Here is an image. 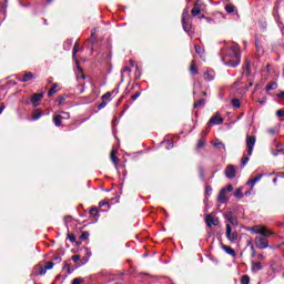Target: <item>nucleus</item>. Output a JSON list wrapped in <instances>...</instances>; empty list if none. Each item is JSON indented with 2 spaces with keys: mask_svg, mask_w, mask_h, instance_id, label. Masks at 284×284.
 Returning <instances> with one entry per match:
<instances>
[{
  "mask_svg": "<svg viewBox=\"0 0 284 284\" xmlns=\"http://www.w3.org/2000/svg\"><path fill=\"white\" fill-rule=\"evenodd\" d=\"M222 61L225 65H229V68L241 65V49H239V45H231L224 57H222Z\"/></svg>",
  "mask_w": 284,
  "mask_h": 284,
  "instance_id": "f257e3e1",
  "label": "nucleus"
},
{
  "mask_svg": "<svg viewBox=\"0 0 284 284\" xmlns=\"http://www.w3.org/2000/svg\"><path fill=\"white\" fill-rule=\"evenodd\" d=\"M41 101H43V92L33 93L30 98V101L24 102L26 105H30L32 103L33 108H39L41 105Z\"/></svg>",
  "mask_w": 284,
  "mask_h": 284,
  "instance_id": "f03ea898",
  "label": "nucleus"
},
{
  "mask_svg": "<svg viewBox=\"0 0 284 284\" xmlns=\"http://www.w3.org/2000/svg\"><path fill=\"white\" fill-rule=\"evenodd\" d=\"M254 145H256V135H246V153L248 156H252Z\"/></svg>",
  "mask_w": 284,
  "mask_h": 284,
  "instance_id": "7ed1b4c3",
  "label": "nucleus"
},
{
  "mask_svg": "<svg viewBox=\"0 0 284 284\" xmlns=\"http://www.w3.org/2000/svg\"><path fill=\"white\" fill-rule=\"evenodd\" d=\"M204 221H205L206 227L216 226L219 225V223H221L219 217H214L212 216V214L204 215Z\"/></svg>",
  "mask_w": 284,
  "mask_h": 284,
  "instance_id": "20e7f679",
  "label": "nucleus"
},
{
  "mask_svg": "<svg viewBox=\"0 0 284 284\" xmlns=\"http://www.w3.org/2000/svg\"><path fill=\"white\" fill-rule=\"evenodd\" d=\"M223 118H221V113L216 112L209 120L207 125H223Z\"/></svg>",
  "mask_w": 284,
  "mask_h": 284,
  "instance_id": "39448f33",
  "label": "nucleus"
},
{
  "mask_svg": "<svg viewBox=\"0 0 284 284\" xmlns=\"http://www.w3.org/2000/svg\"><path fill=\"white\" fill-rule=\"evenodd\" d=\"M255 245L258 250H266L270 247V241L266 237H255Z\"/></svg>",
  "mask_w": 284,
  "mask_h": 284,
  "instance_id": "423d86ee",
  "label": "nucleus"
},
{
  "mask_svg": "<svg viewBox=\"0 0 284 284\" xmlns=\"http://www.w3.org/2000/svg\"><path fill=\"white\" fill-rule=\"evenodd\" d=\"M226 239L234 243V241H239V232L232 233V226L226 224Z\"/></svg>",
  "mask_w": 284,
  "mask_h": 284,
  "instance_id": "0eeeda50",
  "label": "nucleus"
},
{
  "mask_svg": "<svg viewBox=\"0 0 284 284\" xmlns=\"http://www.w3.org/2000/svg\"><path fill=\"white\" fill-rule=\"evenodd\" d=\"M226 179H234L236 176V169L234 165H227L225 169Z\"/></svg>",
  "mask_w": 284,
  "mask_h": 284,
  "instance_id": "6e6552de",
  "label": "nucleus"
},
{
  "mask_svg": "<svg viewBox=\"0 0 284 284\" xmlns=\"http://www.w3.org/2000/svg\"><path fill=\"white\" fill-rule=\"evenodd\" d=\"M36 74L30 71H24V74L22 75V79H20L21 83H28L29 81H32V79H36Z\"/></svg>",
  "mask_w": 284,
  "mask_h": 284,
  "instance_id": "1a4fd4ad",
  "label": "nucleus"
},
{
  "mask_svg": "<svg viewBox=\"0 0 284 284\" xmlns=\"http://www.w3.org/2000/svg\"><path fill=\"white\" fill-rule=\"evenodd\" d=\"M201 0H197L193 3V9L191 10L192 17H199L201 14V4L199 3Z\"/></svg>",
  "mask_w": 284,
  "mask_h": 284,
  "instance_id": "9d476101",
  "label": "nucleus"
},
{
  "mask_svg": "<svg viewBox=\"0 0 284 284\" xmlns=\"http://www.w3.org/2000/svg\"><path fill=\"white\" fill-rule=\"evenodd\" d=\"M253 234H261V236H272L274 232L267 229L252 230Z\"/></svg>",
  "mask_w": 284,
  "mask_h": 284,
  "instance_id": "9b49d317",
  "label": "nucleus"
},
{
  "mask_svg": "<svg viewBox=\"0 0 284 284\" xmlns=\"http://www.w3.org/2000/svg\"><path fill=\"white\" fill-rule=\"evenodd\" d=\"M261 179H263V174H257L255 178L250 179L246 182V185H250L251 189H253L254 185H256L258 183V181H261Z\"/></svg>",
  "mask_w": 284,
  "mask_h": 284,
  "instance_id": "f8f14e48",
  "label": "nucleus"
},
{
  "mask_svg": "<svg viewBox=\"0 0 284 284\" xmlns=\"http://www.w3.org/2000/svg\"><path fill=\"white\" fill-rule=\"evenodd\" d=\"M190 74L192 77H195V74H199V67H196V61L192 60L189 68Z\"/></svg>",
  "mask_w": 284,
  "mask_h": 284,
  "instance_id": "ddd939ff",
  "label": "nucleus"
},
{
  "mask_svg": "<svg viewBox=\"0 0 284 284\" xmlns=\"http://www.w3.org/2000/svg\"><path fill=\"white\" fill-rule=\"evenodd\" d=\"M217 202L219 203H227V193L225 192V190H221L219 195H217Z\"/></svg>",
  "mask_w": 284,
  "mask_h": 284,
  "instance_id": "4468645a",
  "label": "nucleus"
},
{
  "mask_svg": "<svg viewBox=\"0 0 284 284\" xmlns=\"http://www.w3.org/2000/svg\"><path fill=\"white\" fill-rule=\"evenodd\" d=\"M42 116H43V111H41V109H36L33 110L31 119L33 121H39V119H41Z\"/></svg>",
  "mask_w": 284,
  "mask_h": 284,
  "instance_id": "2eb2a0df",
  "label": "nucleus"
},
{
  "mask_svg": "<svg viewBox=\"0 0 284 284\" xmlns=\"http://www.w3.org/2000/svg\"><path fill=\"white\" fill-rule=\"evenodd\" d=\"M222 250L229 254L230 256H236V251H234V248L225 245V244H222Z\"/></svg>",
  "mask_w": 284,
  "mask_h": 284,
  "instance_id": "dca6fc26",
  "label": "nucleus"
},
{
  "mask_svg": "<svg viewBox=\"0 0 284 284\" xmlns=\"http://www.w3.org/2000/svg\"><path fill=\"white\" fill-rule=\"evenodd\" d=\"M255 48H256V52L257 54H263V44H261V41L258 40V38L255 36Z\"/></svg>",
  "mask_w": 284,
  "mask_h": 284,
  "instance_id": "f3484780",
  "label": "nucleus"
},
{
  "mask_svg": "<svg viewBox=\"0 0 284 284\" xmlns=\"http://www.w3.org/2000/svg\"><path fill=\"white\" fill-rule=\"evenodd\" d=\"M63 121V116L57 114V115H53V123L55 125V128H61V123Z\"/></svg>",
  "mask_w": 284,
  "mask_h": 284,
  "instance_id": "a211bd4d",
  "label": "nucleus"
},
{
  "mask_svg": "<svg viewBox=\"0 0 284 284\" xmlns=\"http://www.w3.org/2000/svg\"><path fill=\"white\" fill-rule=\"evenodd\" d=\"M261 270H263V264H261V262H252L253 272H261Z\"/></svg>",
  "mask_w": 284,
  "mask_h": 284,
  "instance_id": "6ab92c4d",
  "label": "nucleus"
},
{
  "mask_svg": "<svg viewBox=\"0 0 284 284\" xmlns=\"http://www.w3.org/2000/svg\"><path fill=\"white\" fill-rule=\"evenodd\" d=\"M196 54L200 55L201 59H203V54H205V49L199 44L194 45Z\"/></svg>",
  "mask_w": 284,
  "mask_h": 284,
  "instance_id": "aec40b11",
  "label": "nucleus"
},
{
  "mask_svg": "<svg viewBox=\"0 0 284 284\" xmlns=\"http://www.w3.org/2000/svg\"><path fill=\"white\" fill-rule=\"evenodd\" d=\"M110 159H111L112 163H114V165H119L120 160L116 156V151L115 150L111 151Z\"/></svg>",
  "mask_w": 284,
  "mask_h": 284,
  "instance_id": "412c9836",
  "label": "nucleus"
},
{
  "mask_svg": "<svg viewBox=\"0 0 284 284\" xmlns=\"http://www.w3.org/2000/svg\"><path fill=\"white\" fill-rule=\"evenodd\" d=\"M244 70L246 71V77H250L252 74V67L250 60L245 61Z\"/></svg>",
  "mask_w": 284,
  "mask_h": 284,
  "instance_id": "4be33fe9",
  "label": "nucleus"
},
{
  "mask_svg": "<svg viewBox=\"0 0 284 284\" xmlns=\"http://www.w3.org/2000/svg\"><path fill=\"white\" fill-rule=\"evenodd\" d=\"M182 26H183L184 32H190V30H192V24L185 21V19H182Z\"/></svg>",
  "mask_w": 284,
  "mask_h": 284,
  "instance_id": "5701e85b",
  "label": "nucleus"
},
{
  "mask_svg": "<svg viewBox=\"0 0 284 284\" xmlns=\"http://www.w3.org/2000/svg\"><path fill=\"white\" fill-rule=\"evenodd\" d=\"M247 163H250V154H246V152H244V155L242 156L241 166L245 168V165H247Z\"/></svg>",
  "mask_w": 284,
  "mask_h": 284,
  "instance_id": "b1692460",
  "label": "nucleus"
},
{
  "mask_svg": "<svg viewBox=\"0 0 284 284\" xmlns=\"http://www.w3.org/2000/svg\"><path fill=\"white\" fill-rule=\"evenodd\" d=\"M57 88H59V84L53 83L51 89L48 91V97H52V95L57 94Z\"/></svg>",
  "mask_w": 284,
  "mask_h": 284,
  "instance_id": "393cba45",
  "label": "nucleus"
},
{
  "mask_svg": "<svg viewBox=\"0 0 284 284\" xmlns=\"http://www.w3.org/2000/svg\"><path fill=\"white\" fill-rule=\"evenodd\" d=\"M213 148H217L219 150H225V144L221 142V140L216 139L215 143H213Z\"/></svg>",
  "mask_w": 284,
  "mask_h": 284,
  "instance_id": "a878e982",
  "label": "nucleus"
},
{
  "mask_svg": "<svg viewBox=\"0 0 284 284\" xmlns=\"http://www.w3.org/2000/svg\"><path fill=\"white\" fill-rule=\"evenodd\" d=\"M236 7H234V4H226L225 6V11L227 12V14H232L233 12H235Z\"/></svg>",
  "mask_w": 284,
  "mask_h": 284,
  "instance_id": "bb28decb",
  "label": "nucleus"
},
{
  "mask_svg": "<svg viewBox=\"0 0 284 284\" xmlns=\"http://www.w3.org/2000/svg\"><path fill=\"white\" fill-rule=\"evenodd\" d=\"M231 105L233 106V108H235V109H239V108H241V100H239V99H232L231 100Z\"/></svg>",
  "mask_w": 284,
  "mask_h": 284,
  "instance_id": "cd10ccee",
  "label": "nucleus"
},
{
  "mask_svg": "<svg viewBox=\"0 0 284 284\" xmlns=\"http://www.w3.org/2000/svg\"><path fill=\"white\" fill-rule=\"evenodd\" d=\"M90 216H99V209L97 206H92L89 211Z\"/></svg>",
  "mask_w": 284,
  "mask_h": 284,
  "instance_id": "c85d7f7f",
  "label": "nucleus"
},
{
  "mask_svg": "<svg viewBox=\"0 0 284 284\" xmlns=\"http://www.w3.org/2000/svg\"><path fill=\"white\" fill-rule=\"evenodd\" d=\"M201 105H205V99H200L194 102L193 108H201Z\"/></svg>",
  "mask_w": 284,
  "mask_h": 284,
  "instance_id": "c756f323",
  "label": "nucleus"
},
{
  "mask_svg": "<svg viewBox=\"0 0 284 284\" xmlns=\"http://www.w3.org/2000/svg\"><path fill=\"white\" fill-rule=\"evenodd\" d=\"M234 196L236 199H243V189L242 187L236 189Z\"/></svg>",
  "mask_w": 284,
  "mask_h": 284,
  "instance_id": "7c9ffc66",
  "label": "nucleus"
},
{
  "mask_svg": "<svg viewBox=\"0 0 284 284\" xmlns=\"http://www.w3.org/2000/svg\"><path fill=\"white\" fill-rule=\"evenodd\" d=\"M81 241H88L90 239V232L83 231L80 235Z\"/></svg>",
  "mask_w": 284,
  "mask_h": 284,
  "instance_id": "2f4dec72",
  "label": "nucleus"
},
{
  "mask_svg": "<svg viewBox=\"0 0 284 284\" xmlns=\"http://www.w3.org/2000/svg\"><path fill=\"white\" fill-rule=\"evenodd\" d=\"M204 81H214V75H212V73L206 71L204 73Z\"/></svg>",
  "mask_w": 284,
  "mask_h": 284,
  "instance_id": "473e14b6",
  "label": "nucleus"
},
{
  "mask_svg": "<svg viewBox=\"0 0 284 284\" xmlns=\"http://www.w3.org/2000/svg\"><path fill=\"white\" fill-rule=\"evenodd\" d=\"M226 219H227L229 223H231V225H236V223H237L236 217H234L232 215H226Z\"/></svg>",
  "mask_w": 284,
  "mask_h": 284,
  "instance_id": "72a5a7b5",
  "label": "nucleus"
},
{
  "mask_svg": "<svg viewBox=\"0 0 284 284\" xmlns=\"http://www.w3.org/2000/svg\"><path fill=\"white\" fill-rule=\"evenodd\" d=\"M77 52H79V42H75L72 51L73 59H77Z\"/></svg>",
  "mask_w": 284,
  "mask_h": 284,
  "instance_id": "f704fd0d",
  "label": "nucleus"
},
{
  "mask_svg": "<svg viewBox=\"0 0 284 284\" xmlns=\"http://www.w3.org/2000/svg\"><path fill=\"white\" fill-rule=\"evenodd\" d=\"M270 90H276V82H271L266 85V91L270 92Z\"/></svg>",
  "mask_w": 284,
  "mask_h": 284,
  "instance_id": "c9c22d12",
  "label": "nucleus"
},
{
  "mask_svg": "<svg viewBox=\"0 0 284 284\" xmlns=\"http://www.w3.org/2000/svg\"><path fill=\"white\" fill-rule=\"evenodd\" d=\"M241 284H250V277L248 275H243L241 278Z\"/></svg>",
  "mask_w": 284,
  "mask_h": 284,
  "instance_id": "e433bc0d",
  "label": "nucleus"
},
{
  "mask_svg": "<svg viewBox=\"0 0 284 284\" xmlns=\"http://www.w3.org/2000/svg\"><path fill=\"white\" fill-rule=\"evenodd\" d=\"M67 239H69V241H70L71 243H77V237L74 236V234L68 233V234H67Z\"/></svg>",
  "mask_w": 284,
  "mask_h": 284,
  "instance_id": "4c0bfd02",
  "label": "nucleus"
},
{
  "mask_svg": "<svg viewBox=\"0 0 284 284\" xmlns=\"http://www.w3.org/2000/svg\"><path fill=\"white\" fill-rule=\"evenodd\" d=\"M48 272V268H45V266H40L39 267V274L40 276H44V274Z\"/></svg>",
  "mask_w": 284,
  "mask_h": 284,
  "instance_id": "58836bf2",
  "label": "nucleus"
},
{
  "mask_svg": "<svg viewBox=\"0 0 284 284\" xmlns=\"http://www.w3.org/2000/svg\"><path fill=\"white\" fill-rule=\"evenodd\" d=\"M196 148H197V150H201V148H205V141L204 140H199Z\"/></svg>",
  "mask_w": 284,
  "mask_h": 284,
  "instance_id": "ea45409f",
  "label": "nucleus"
},
{
  "mask_svg": "<svg viewBox=\"0 0 284 284\" xmlns=\"http://www.w3.org/2000/svg\"><path fill=\"white\" fill-rule=\"evenodd\" d=\"M111 97H112V93L106 92V93H104V94L102 95V101H108V99H109V101H111V100H110Z\"/></svg>",
  "mask_w": 284,
  "mask_h": 284,
  "instance_id": "a19ab883",
  "label": "nucleus"
},
{
  "mask_svg": "<svg viewBox=\"0 0 284 284\" xmlns=\"http://www.w3.org/2000/svg\"><path fill=\"white\" fill-rule=\"evenodd\" d=\"M45 270H52V267H54V262H47L44 265Z\"/></svg>",
  "mask_w": 284,
  "mask_h": 284,
  "instance_id": "79ce46f5",
  "label": "nucleus"
},
{
  "mask_svg": "<svg viewBox=\"0 0 284 284\" xmlns=\"http://www.w3.org/2000/svg\"><path fill=\"white\" fill-rule=\"evenodd\" d=\"M205 195H206V196H212V186L206 185Z\"/></svg>",
  "mask_w": 284,
  "mask_h": 284,
  "instance_id": "37998d69",
  "label": "nucleus"
},
{
  "mask_svg": "<svg viewBox=\"0 0 284 284\" xmlns=\"http://www.w3.org/2000/svg\"><path fill=\"white\" fill-rule=\"evenodd\" d=\"M139 97H141V91H136L132 97L131 100L132 101H136L139 99Z\"/></svg>",
  "mask_w": 284,
  "mask_h": 284,
  "instance_id": "c03bdc74",
  "label": "nucleus"
},
{
  "mask_svg": "<svg viewBox=\"0 0 284 284\" xmlns=\"http://www.w3.org/2000/svg\"><path fill=\"white\" fill-rule=\"evenodd\" d=\"M108 105V101L102 100V102L98 105V110H103Z\"/></svg>",
  "mask_w": 284,
  "mask_h": 284,
  "instance_id": "a18cd8bd",
  "label": "nucleus"
},
{
  "mask_svg": "<svg viewBox=\"0 0 284 284\" xmlns=\"http://www.w3.org/2000/svg\"><path fill=\"white\" fill-rule=\"evenodd\" d=\"M71 261H73V263H79V261H81V255H73Z\"/></svg>",
  "mask_w": 284,
  "mask_h": 284,
  "instance_id": "49530a36",
  "label": "nucleus"
},
{
  "mask_svg": "<svg viewBox=\"0 0 284 284\" xmlns=\"http://www.w3.org/2000/svg\"><path fill=\"white\" fill-rule=\"evenodd\" d=\"M81 283H83V278H81V277H75L72 281V284H81Z\"/></svg>",
  "mask_w": 284,
  "mask_h": 284,
  "instance_id": "de8ad7c7",
  "label": "nucleus"
},
{
  "mask_svg": "<svg viewBox=\"0 0 284 284\" xmlns=\"http://www.w3.org/2000/svg\"><path fill=\"white\" fill-rule=\"evenodd\" d=\"M109 92L111 93V97H112V94H113V97H116V94H119V85Z\"/></svg>",
  "mask_w": 284,
  "mask_h": 284,
  "instance_id": "09e8293b",
  "label": "nucleus"
},
{
  "mask_svg": "<svg viewBox=\"0 0 284 284\" xmlns=\"http://www.w3.org/2000/svg\"><path fill=\"white\" fill-rule=\"evenodd\" d=\"M63 103H65V97H60L58 99V105H63Z\"/></svg>",
  "mask_w": 284,
  "mask_h": 284,
  "instance_id": "8fccbe9b",
  "label": "nucleus"
},
{
  "mask_svg": "<svg viewBox=\"0 0 284 284\" xmlns=\"http://www.w3.org/2000/svg\"><path fill=\"white\" fill-rule=\"evenodd\" d=\"M222 190H225V192H232L234 190V186L232 184H229L226 187H223Z\"/></svg>",
  "mask_w": 284,
  "mask_h": 284,
  "instance_id": "3c124183",
  "label": "nucleus"
},
{
  "mask_svg": "<svg viewBox=\"0 0 284 284\" xmlns=\"http://www.w3.org/2000/svg\"><path fill=\"white\" fill-rule=\"evenodd\" d=\"M251 256L254 258L256 256V248H254V245L251 246Z\"/></svg>",
  "mask_w": 284,
  "mask_h": 284,
  "instance_id": "603ef678",
  "label": "nucleus"
},
{
  "mask_svg": "<svg viewBox=\"0 0 284 284\" xmlns=\"http://www.w3.org/2000/svg\"><path fill=\"white\" fill-rule=\"evenodd\" d=\"M64 270H67L68 274H72V271L70 270V264L64 263Z\"/></svg>",
  "mask_w": 284,
  "mask_h": 284,
  "instance_id": "864d4df0",
  "label": "nucleus"
},
{
  "mask_svg": "<svg viewBox=\"0 0 284 284\" xmlns=\"http://www.w3.org/2000/svg\"><path fill=\"white\" fill-rule=\"evenodd\" d=\"M103 205H108L106 200H102V201L99 202V207H103Z\"/></svg>",
  "mask_w": 284,
  "mask_h": 284,
  "instance_id": "5fc2aeb1",
  "label": "nucleus"
},
{
  "mask_svg": "<svg viewBox=\"0 0 284 284\" xmlns=\"http://www.w3.org/2000/svg\"><path fill=\"white\" fill-rule=\"evenodd\" d=\"M276 115H277L278 118L284 116V110H277Z\"/></svg>",
  "mask_w": 284,
  "mask_h": 284,
  "instance_id": "6e6d98bb",
  "label": "nucleus"
},
{
  "mask_svg": "<svg viewBox=\"0 0 284 284\" xmlns=\"http://www.w3.org/2000/svg\"><path fill=\"white\" fill-rule=\"evenodd\" d=\"M185 17H189V11L187 9H184L183 13H182V19H185Z\"/></svg>",
  "mask_w": 284,
  "mask_h": 284,
  "instance_id": "4d7b16f0",
  "label": "nucleus"
},
{
  "mask_svg": "<svg viewBox=\"0 0 284 284\" xmlns=\"http://www.w3.org/2000/svg\"><path fill=\"white\" fill-rule=\"evenodd\" d=\"M52 261H59V263H61V257L59 255H54L52 257Z\"/></svg>",
  "mask_w": 284,
  "mask_h": 284,
  "instance_id": "13d9d810",
  "label": "nucleus"
},
{
  "mask_svg": "<svg viewBox=\"0 0 284 284\" xmlns=\"http://www.w3.org/2000/svg\"><path fill=\"white\" fill-rule=\"evenodd\" d=\"M4 110H6V104L1 103V105H0V114H2Z\"/></svg>",
  "mask_w": 284,
  "mask_h": 284,
  "instance_id": "bf43d9fd",
  "label": "nucleus"
},
{
  "mask_svg": "<svg viewBox=\"0 0 284 284\" xmlns=\"http://www.w3.org/2000/svg\"><path fill=\"white\" fill-rule=\"evenodd\" d=\"M122 72H132V70L130 69V67H124V68L122 69Z\"/></svg>",
  "mask_w": 284,
  "mask_h": 284,
  "instance_id": "052dcab7",
  "label": "nucleus"
},
{
  "mask_svg": "<svg viewBox=\"0 0 284 284\" xmlns=\"http://www.w3.org/2000/svg\"><path fill=\"white\" fill-rule=\"evenodd\" d=\"M268 134H276V130L275 129H268Z\"/></svg>",
  "mask_w": 284,
  "mask_h": 284,
  "instance_id": "680f3d73",
  "label": "nucleus"
},
{
  "mask_svg": "<svg viewBox=\"0 0 284 284\" xmlns=\"http://www.w3.org/2000/svg\"><path fill=\"white\" fill-rule=\"evenodd\" d=\"M82 242L81 241H75V247H81Z\"/></svg>",
  "mask_w": 284,
  "mask_h": 284,
  "instance_id": "e2e57ef3",
  "label": "nucleus"
},
{
  "mask_svg": "<svg viewBox=\"0 0 284 284\" xmlns=\"http://www.w3.org/2000/svg\"><path fill=\"white\" fill-rule=\"evenodd\" d=\"M278 99H284V91L277 94Z\"/></svg>",
  "mask_w": 284,
  "mask_h": 284,
  "instance_id": "0e129e2a",
  "label": "nucleus"
},
{
  "mask_svg": "<svg viewBox=\"0 0 284 284\" xmlns=\"http://www.w3.org/2000/svg\"><path fill=\"white\" fill-rule=\"evenodd\" d=\"M257 258H258L260 261H262V258H265V255L258 254V255H257Z\"/></svg>",
  "mask_w": 284,
  "mask_h": 284,
  "instance_id": "69168bd1",
  "label": "nucleus"
},
{
  "mask_svg": "<svg viewBox=\"0 0 284 284\" xmlns=\"http://www.w3.org/2000/svg\"><path fill=\"white\" fill-rule=\"evenodd\" d=\"M250 194H252V191H246V192L244 193V196H250Z\"/></svg>",
  "mask_w": 284,
  "mask_h": 284,
  "instance_id": "338daca9",
  "label": "nucleus"
},
{
  "mask_svg": "<svg viewBox=\"0 0 284 284\" xmlns=\"http://www.w3.org/2000/svg\"><path fill=\"white\" fill-rule=\"evenodd\" d=\"M91 39H94V31L91 32Z\"/></svg>",
  "mask_w": 284,
  "mask_h": 284,
  "instance_id": "774afa93",
  "label": "nucleus"
}]
</instances>
